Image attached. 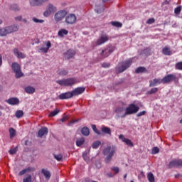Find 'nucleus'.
Wrapping results in <instances>:
<instances>
[{
  "label": "nucleus",
  "mask_w": 182,
  "mask_h": 182,
  "mask_svg": "<svg viewBox=\"0 0 182 182\" xmlns=\"http://www.w3.org/2000/svg\"><path fill=\"white\" fill-rule=\"evenodd\" d=\"M86 90L85 87H77L73 90V91H68L67 92H63L58 95V98L61 100H69L74 96H79L82 95Z\"/></svg>",
  "instance_id": "1"
},
{
  "label": "nucleus",
  "mask_w": 182,
  "mask_h": 182,
  "mask_svg": "<svg viewBox=\"0 0 182 182\" xmlns=\"http://www.w3.org/2000/svg\"><path fill=\"white\" fill-rule=\"evenodd\" d=\"M77 78L71 77L70 78H65L64 80H57L56 83L60 86L73 87V85L79 83Z\"/></svg>",
  "instance_id": "2"
},
{
  "label": "nucleus",
  "mask_w": 182,
  "mask_h": 182,
  "mask_svg": "<svg viewBox=\"0 0 182 182\" xmlns=\"http://www.w3.org/2000/svg\"><path fill=\"white\" fill-rule=\"evenodd\" d=\"M133 63V59L129 58L122 62H119L118 65L116 67L117 73H122L123 72L126 71L127 68L132 66Z\"/></svg>",
  "instance_id": "3"
},
{
  "label": "nucleus",
  "mask_w": 182,
  "mask_h": 182,
  "mask_svg": "<svg viewBox=\"0 0 182 182\" xmlns=\"http://www.w3.org/2000/svg\"><path fill=\"white\" fill-rule=\"evenodd\" d=\"M19 29V26L17 24H14L9 26H6L5 28H0V36L4 37L8 34H11L14 32L18 31Z\"/></svg>",
  "instance_id": "4"
},
{
  "label": "nucleus",
  "mask_w": 182,
  "mask_h": 182,
  "mask_svg": "<svg viewBox=\"0 0 182 182\" xmlns=\"http://www.w3.org/2000/svg\"><path fill=\"white\" fill-rule=\"evenodd\" d=\"M139 109L140 107H137L136 104H129V105L127 107L124 114H123L122 115H119V117L124 118L127 115L136 114Z\"/></svg>",
  "instance_id": "5"
},
{
  "label": "nucleus",
  "mask_w": 182,
  "mask_h": 182,
  "mask_svg": "<svg viewBox=\"0 0 182 182\" xmlns=\"http://www.w3.org/2000/svg\"><path fill=\"white\" fill-rule=\"evenodd\" d=\"M11 69L13 72L15 73V77L16 79L21 78L23 76V73L22 72L21 67L18 63H12Z\"/></svg>",
  "instance_id": "6"
},
{
  "label": "nucleus",
  "mask_w": 182,
  "mask_h": 182,
  "mask_svg": "<svg viewBox=\"0 0 182 182\" xmlns=\"http://www.w3.org/2000/svg\"><path fill=\"white\" fill-rule=\"evenodd\" d=\"M103 154L107 156L105 159V164H110V161H112V159L114 155V150L112 149V147L108 146L103 150Z\"/></svg>",
  "instance_id": "7"
},
{
  "label": "nucleus",
  "mask_w": 182,
  "mask_h": 182,
  "mask_svg": "<svg viewBox=\"0 0 182 182\" xmlns=\"http://www.w3.org/2000/svg\"><path fill=\"white\" fill-rule=\"evenodd\" d=\"M67 15H68L67 11L60 10L55 13L54 16V19L56 22H60L63 21Z\"/></svg>",
  "instance_id": "8"
},
{
  "label": "nucleus",
  "mask_w": 182,
  "mask_h": 182,
  "mask_svg": "<svg viewBox=\"0 0 182 182\" xmlns=\"http://www.w3.org/2000/svg\"><path fill=\"white\" fill-rule=\"evenodd\" d=\"M176 76L174 74H168L164 77V78L161 79V83L163 84H169L171 82L176 80Z\"/></svg>",
  "instance_id": "9"
},
{
  "label": "nucleus",
  "mask_w": 182,
  "mask_h": 182,
  "mask_svg": "<svg viewBox=\"0 0 182 182\" xmlns=\"http://www.w3.org/2000/svg\"><path fill=\"white\" fill-rule=\"evenodd\" d=\"M49 0H29V4L31 6H41L45 3L48 2Z\"/></svg>",
  "instance_id": "10"
},
{
  "label": "nucleus",
  "mask_w": 182,
  "mask_h": 182,
  "mask_svg": "<svg viewBox=\"0 0 182 182\" xmlns=\"http://www.w3.org/2000/svg\"><path fill=\"white\" fill-rule=\"evenodd\" d=\"M168 168H182V160H173L171 161L168 164Z\"/></svg>",
  "instance_id": "11"
},
{
  "label": "nucleus",
  "mask_w": 182,
  "mask_h": 182,
  "mask_svg": "<svg viewBox=\"0 0 182 182\" xmlns=\"http://www.w3.org/2000/svg\"><path fill=\"white\" fill-rule=\"evenodd\" d=\"M76 21H77V16L73 14H68L65 17V22L68 24H74L76 22Z\"/></svg>",
  "instance_id": "12"
},
{
  "label": "nucleus",
  "mask_w": 182,
  "mask_h": 182,
  "mask_svg": "<svg viewBox=\"0 0 182 182\" xmlns=\"http://www.w3.org/2000/svg\"><path fill=\"white\" fill-rule=\"evenodd\" d=\"M109 41V36L107 35L101 36L96 41L97 46H102Z\"/></svg>",
  "instance_id": "13"
},
{
  "label": "nucleus",
  "mask_w": 182,
  "mask_h": 182,
  "mask_svg": "<svg viewBox=\"0 0 182 182\" xmlns=\"http://www.w3.org/2000/svg\"><path fill=\"white\" fill-rule=\"evenodd\" d=\"M76 54V51L73 49H69L66 52L64 53V57L66 60H70L73 58Z\"/></svg>",
  "instance_id": "14"
},
{
  "label": "nucleus",
  "mask_w": 182,
  "mask_h": 182,
  "mask_svg": "<svg viewBox=\"0 0 182 182\" xmlns=\"http://www.w3.org/2000/svg\"><path fill=\"white\" fill-rule=\"evenodd\" d=\"M112 53H113V49L107 48L101 51L100 55L102 57V58H106L109 57Z\"/></svg>",
  "instance_id": "15"
},
{
  "label": "nucleus",
  "mask_w": 182,
  "mask_h": 182,
  "mask_svg": "<svg viewBox=\"0 0 182 182\" xmlns=\"http://www.w3.org/2000/svg\"><path fill=\"white\" fill-rule=\"evenodd\" d=\"M119 139L122 140V142L125 143L126 145H127L128 146L133 147V142H132L130 139L124 138V136H123V134L119 135Z\"/></svg>",
  "instance_id": "16"
},
{
  "label": "nucleus",
  "mask_w": 182,
  "mask_h": 182,
  "mask_svg": "<svg viewBox=\"0 0 182 182\" xmlns=\"http://www.w3.org/2000/svg\"><path fill=\"white\" fill-rule=\"evenodd\" d=\"M6 102L10 105L14 106L20 103V100H18V98L12 97L9 98V100H6Z\"/></svg>",
  "instance_id": "17"
},
{
  "label": "nucleus",
  "mask_w": 182,
  "mask_h": 182,
  "mask_svg": "<svg viewBox=\"0 0 182 182\" xmlns=\"http://www.w3.org/2000/svg\"><path fill=\"white\" fill-rule=\"evenodd\" d=\"M13 52H14V55L17 58H20V59L26 58V55L23 53L19 51L18 48H14Z\"/></svg>",
  "instance_id": "18"
},
{
  "label": "nucleus",
  "mask_w": 182,
  "mask_h": 182,
  "mask_svg": "<svg viewBox=\"0 0 182 182\" xmlns=\"http://www.w3.org/2000/svg\"><path fill=\"white\" fill-rule=\"evenodd\" d=\"M48 129L46 127L41 128L38 132V136L42 138L43 136L48 135Z\"/></svg>",
  "instance_id": "19"
},
{
  "label": "nucleus",
  "mask_w": 182,
  "mask_h": 182,
  "mask_svg": "<svg viewBox=\"0 0 182 182\" xmlns=\"http://www.w3.org/2000/svg\"><path fill=\"white\" fill-rule=\"evenodd\" d=\"M161 82V80L160 78H154V80H151L149 81V87H152L156 86L157 85H160Z\"/></svg>",
  "instance_id": "20"
},
{
  "label": "nucleus",
  "mask_w": 182,
  "mask_h": 182,
  "mask_svg": "<svg viewBox=\"0 0 182 182\" xmlns=\"http://www.w3.org/2000/svg\"><path fill=\"white\" fill-rule=\"evenodd\" d=\"M148 73L147 69L144 66H139V67L136 68L135 70V73H136V74H140V73Z\"/></svg>",
  "instance_id": "21"
},
{
  "label": "nucleus",
  "mask_w": 182,
  "mask_h": 182,
  "mask_svg": "<svg viewBox=\"0 0 182 182\" xmlns=\"http://www.w3.org/2000/svg\"><path fill=\"white\" fill-rule=\"evenodd\" d=\"M68 33H69L68 30H67L65 28H62L60 31H58V36L60 38H63V37H64V36L68 35Z\"/></svg>",
  "instance_id": "22"
},
{
  "label": "nucleus",
  "mask_w": 182,
  "mask_h": 182,
  "mask_svg": "<svg viewBox=\"0 0 182 182\" xmlns=\"http://www.w3.org/2000/svg\"><path fill=\"white\" fill-rule=\"evenodd\" d=\"M139 54L141 55H144L146 56H149L151 55V48L149 47L141 50L139 52Z\"/></svg>",
  "instance_id": "23"
},
{
  "label": "nucleus",
  "mask_w": 182,
  "mask_h": 182,
  "mask_svg": "<svg viewBox=\"0 0 182 182\" xmlns=\"http://www.w3.org/2000/svg\"><path fill=\"white\" fill-rule=\"evenodd\" d=\"M41 173L45 176L46 179H50L51 177L50 172L46 169H41Z\"/></svg>",
  "instance_id": "24"
},
{
  "label": "nucleus",
  "mask_w": 182,
  "mask_h": 182,
  "mask_svg": "<svg viewBox=\"0 0 182 182\" xmlns=\"http://www.w3.org/2000/svg\"><path fill=\"white\" fill-rule=\"evenodd\" d=\"M162 53L164 55H172V52L170 50V48L167 46H165L163 49H162Z\"/></svg>",
  "instance_id": "25"
},
{
  "label": "nucleus",
  "mask_w": 182,
  "mask_h": 182,
  "mask_svg": "<svg viewBox=\"0 0 182 182\" xmlns=\"http://www.w3.org/2000/svg\"><path fill=\"white\" fill-rule=\"evenodd\" d=\"M24 90L26 93H28L29 95H32V94L35 93L36 88H34V87L28 86V87H26Z\"/></svg>",
  "instance_id": "26"
},
{
  "label": "nucleus",
  "mask_w": 182,
  "mask_h": 182,
  "mask_svg": "<svg viewBox=\"0 0 182 182\" xmlns=\"http://www.w3.org/2000/svg\"><path fill=\"white\" fill-rule=\"evenodd\" d=\"M69 73L68 69L62 68L58 70V74L60 76H65Z\"/></svg>",
  "instance_id": "27"
},
{
  "label": "nucleus",
  "mask_w": 182,
  "mask_h": 182,
  "mask_svg": "<svg viewBox=\"0 0 182 182\" xmlns=\"http://www.w3.org/2000/svg\"><path fill=\"white\" fill-rule=\"evenodd\" d=\"M110 24L116 28H122L123 26V23H122V22L117 21H111Z\"/></svg>",
  "instance_id": "28"
},
{
  "label": "nucleus",
  "mask_w": 182,
  "mask_h": 182,
  "mask_svg": "<svg viewBox=\"0 0 182 182\" xmlns=\"http://www.w3.org/2000/svg\"><path fill=\"white\" fill-rule=\"evenodd\" d=\"M81 133L82 135L85 136H87L90 135V129L87 128V127H83L82 129H81Z\"/></svg>",
  "instance_id": "29"
},
{
  "label": "nucleus",
  "mask_w": 182,
  "mask_h": 182,
  "mask_svg": "<svg viewBox=\"0 0 182 182\" xmlns=\"http://www.w3.org/2000/svg\"><path fill=\"white\" fill-rule=\"evenodd\" d=\"M48 11H49L51 14L53 12H55L57 11L56 6H55L52 4H49L48 7H47Z\"/></svg>",
  "instance_id": "30"
},
{
  "label": "nucleus",
  "mask_w": 182,
  "mask_h": 182,
  "mask_svg": "<svg viewBox=\"0 0 182 182\" xmlns=\"http://www.w3.org/2000/svg\"><path fill=\"white\" fill-rule=\"evenodd\" d=\"M85 142V138H80V139H77L76 141V145L77 146L80 147L82 145H83Z\"/></svg>",
  "instance_id": "31"
},
{
  "label": "nucleus",
  "mask_w": 182,
  "mask_h": 182,
  "mask_svg": "<svg viewBox=\"0 0 182 182\" xmlns=\"http://www.w3.org/2000/svg\"><path fill=\"white\" fill-rule=\"evenodd\" d=\"M24 112L21 109H18L17 112H15V116L17 119H20L23 117Z\"/></svg>",
  "instance_id": "32"
},
{
  "label": "nucleus",
  "mask_w": 182,
  "mask_h": 182,
  "mask_svg": "<svg viewBox=\"0 0 182 182\" xmlns=\"http://www.w3.org/2000/svg\"><path fill=\"white\" fill-rule=\"evenodd\" d=\"M123 112H124V107H117V108H115V113L118 115L122 114Z\"/></svg>",
  "instance_id": "33"
},
{
  "label": "nucleus",
  "mask_w": 182,
  "mask_h": 182,
  "mask_svg": "<svg viewBox=\"0 0 182 182\" xmlns=\"http://www.w3.org/2000/svg\"><path fill=\"white\" fill-rule=\"evenodd\" d=\"M10 9L14 11H20L19 6H18V4H16L11 5Z\"/></svg>",
  "instance_id": "34"
},
{
  "label": "nucleus",
  "mask_w": 182,
  "mask_h": 182,
  "mask_svg": "<svg viewBox=\"0 0 182 182\" xmlns=\"http://www.w3.org/2000/svg\"><path fill=\"white\" fill-rule=\"evenodd\" d=\"M95 11L97 14H102L103 11H105V8L103 7V6H101L100 7L99 6H97L95 8Z\"/></svg>",
  "instance_id": "35"
},
{
  "label": "nucleus",
  "mask_w": 182,
  "mask_h": 182,
  "mask_svg": "<svg viewBox=\"0 0 182 182\" xmlns=\"http://www.w3.org/2000/svg\"><path fill=\"white\" fill-rule=\"evenodd\" d=\"M59 113H60V109H54V111H52L50 112V114H49V117H53L56 116Z\"/></svg>",
  "instance_id": "36"
},
{
  "label": "nucleus",
  "mask_w": 182,
  "mask_h": 182,
  "mask_svg": "<svg viewBox=\"0 0 182 182\" xmlns=\"http://www.w3.org/2000/svg\"><path fill=\"white\" fill-rule=\"evenodd\" d=\"M102 132L107 134H112V131L108 127H103L101 129Z\"/></svg>",
  "instance_id": "37"
},
{
  "label": "nucleus",
  "mask_w": 182,
  "mask_h": 182,
  "mask_svg": "<svg viewBox=\"0 0 182 182\" xmlns=\"http://www.w3.org/2000/svg\"><path fill=\"white\" fill-rule=\"evenodd\" d=\"M102 144L101 141H97L95 142H94L92 145V147L95 149H97L99 148V146Z\"/></svg>",
  "instance_id": "38"
},
{
  "label": "nucleus",
  "mask_w": 182,
  "mask_h": 182,
  "mask_svg": "<svg viewBox=\"0 0 182 182\" xmlns=\"http://www.w3.org/2000/svg\"><path fill=\"white\" fill-rule=\"evenodd\" d=\"M9 132L11 139H12L16 136V130L14 128H10Z\"/></svg>",
  "instance_id": "39"
},
{
  "label": "nucleus",
  "mask_w": 182,
  "mask_h": 182,
  "mask_svg": "<svg viewBox=\"0 0 182 182\" xmlns=\"http://www.w3.org/2000/svg\"><path fill=\"white\" fill-rule=\"evenodd\" d=\"M159 89L157 87L151 88L149 91L146 92V95H153L158 92Z\"/></svg>",
  "instance_id": "40"
},
{
  "label": "nucleus",
  "mask_w": 182,
  "mask_h": 182,
  "mask_svg": "<svg viewBox=\"0 0 182 182\" xmlns=\"http://www.w3.org/2000/svg\"><path fill=\"white\" fill-rule=\"evenodd\" d=\"M111 170L114 172V173L118 174L119 172H120V169L119 168V167H116V166H113L111 168Z\"/></svg>",
  "instance_id": "41"
},
{
  "label": "nucleus",
  "mask_w": 182,
  "mask_h": 182,
  "mask_svg": "<svg viewBox=\"0 0 182 182\" xmlns=\"http://www.w3.org/2000/svg\"><path fill=\"white\" fill-rule=\"evenodd\" d=\"M147 178L149 182H154V177L151 173L148 174Z\"/></svg>",
  "instance_id": "42"
},
{
  "label": "nucleus",
  "mask_w": 182,
  "mask_h": 182,
  "mask_svg": "<svg viewBox=\"0 0 182 182\" xmlns=\"http://www.w3.org/2000/svg\"><path fill=\"white\" fill-rule=\"evenodd\" d=\"M23 182H32V176L28 175L27 177L23 179Z\"/></svg>",
  "instance_id": "43"
},
{
  "label": "nucleus",
  "mask_w": 182,
  "mask_h": 182,
  "mask_svg": "<svg viewBox=\"0 0 182 182\" xmlns=\"http://www.w3.org/2000/svg\"><path fill=\"white\" fill-rule=\"evenodd\" d=\"M33 21L34 23H44V20H43V19H38V18H36V17H33Z\"/></svg>",
  "instance_id": "44"
},
{
  "label": "nucleus",
  "mask_w": 182,
  "mask_h": 182,
  "mask_svg": "<svg viewBox=\"0 0 182 182\" xmlns=\"http://www.w3.org/2000/svg\"><path fill=\"white\" fill-rule=\"evenodd\" d=\"M181 6H177V7L175 8V9H174V13H175L176 15H179L180 13H181Z\"/></svg>",
  "instance_id": "45"
},
{
  "label": "nucleus",
  "mask_w": 182,
  "mask_h": 182,
  "mask_svg": "<svg viewBox=\"0 0 182 182\" xmlns=\"http://www.w3.org/2000/svg\"><path fill=\"white\" fill-rule=\"evenodd\" d=\"M176 69L178 70H182V61L178 62L176 64Z\"/></svg>",
  "instance_id": "46"
},
{
  "label": "nucleus",
  "mask_w": 182,
  "mask_h": 182,
  "mask_svg": "<svg viewBox=\"0 0 182 182\" xmlns=\"http://www.w3.org/2000/svg\"><path fill=\"white\" fill-rule=\"evenodd\" d=\"M54 158L58 161H60L63 159V156L62 154H58V155H54Z\"/></svg>",
  "instance_id": "47"
},
{
  "label": "nucleus",
  "mask_w": 182,
  "mask_h": 182,
  "mask_svg": "<svg viewBox=\"0 0 182 182\" xmlns=\"http://www.w3.org/2000/svg\"><path fill=\"white\" fill-rule=\"evenodd\" d=\"M26 173H31V172H34L36 171V168L34 167H28L25 168Z\"/></svg>",
  "instance_id": "48"
},
{
  "label": "nucleus",
  "mask_w": 182,
  "mask_h": 182,
  "mask_svg": "<svg viewBox=\"0 0 182 182\" xmlns=\"http://www.w3.org/2000/svg\"><path fill=\"white\" fill-rule=\"evenodd\" d=\"M50 14H51V13L50 12V11L48 9H46V10L43 12V16L45 17H48Z\"/></svg>",
  "instance_id": "49"
},
{
  "label": "nucleus",
  "mask_w": 182,
  "mask_h": 182,
  "mask_svg": "<svg viewBox=\"0 0 182 182\" xmlns=\"http://www.w3.org/2000/svg\"><path fill=\"white\" fill-rule=\"evenodd\" d=\"M110 66V63H106V62H104L102 63V67L104 68H107Z\"/></svg>",
  "instance_id": "50"
},
{
  "label": "nucleus",
  "mask_w": 182,
  "mask_h": 182,
  "mask_svg": "<svg viewBox=\"0 0 182 182\" xmlns=\"http://www.w3.org/2000/svg\"><path fill=\"white\" fill-rule=\"evenodd\" d=\"M154 22H155L154 18H149V19L147 20L146 23L149 24V25H150V24L154 23Z\"/></svg>",
  "instance_id": "51"
},
{
  "label": "nucleus",
  "mask_w": 182,
  "mask_h": 182,
  "mask_svg": "<svg viewBox=\"0 0 182 182\" xmlns=\"http://www.w3.org/2000/svg\"><path fill=\"white\" fill-rule=\"evenodd\" d=\"M159 152V148H157V147L153 148V149H152V154H158Z\"/></svg>",
  "instance_id": "52"
},
{
  "label": "nucleus",
  "mask_w": 182,
  "mask_h": 182,
  "mask_svg": "<svg viewBox=\"0 0 182 182\" xmlns=\"http://www.w3.org/2000/svg\"><path fill=\"white\" fill-rule=\"evenodd\" d=\"M16 152H17V149H10V150L9 151V154H11V155L16 154Z\"/></svg>",
  "instance_id": "53"
},
{
  "label": "nucleus",
  "mask_w": 182,
  "mask_h": 182,
  "mask_svg": "<svg viewBox=\"0 0 182 182\" xmlns=\"http://www.w3.org/2000/svg\"><path fill=\"white\" fill-rule=\"evenodd\" d=\"M27 173L26 172V168H24L23 170L21 171L19 173H18V176H23L24 174Z\"/></svg>",
  "instance_id": "54"
},
{
  "label": "nucleus",
  "mask_w": 182,
  "mask_h": 182,
  "mask_svg": "<svg viewBox=\"0 0 182 182\" xmlns=\"http://www.w3.org/2000/svg\"><path fill=\"white\" fill-rule=\"evenodd\" d=\"M146 114V111H141V112H138V114H136V116L138 117H140L143 115Z\"/></svg>",
  "instance_id": "55"
},
{
  "label": "nucleus",
  "mask_w": 182,
  "mask_h": 182,
  "mask_svg": "<svg viewBox=\"0 0 182 182\" xmlns=\"http://www.w3.org/2000/svg\"><path fill=\"white\" fill-rule=\"evenodd\" d=\"M48 48H40V51H41V52H43V53H47L48 52Z\"/></svg>",
  "instance_id": "56"
},
{
  "label": "nucleus",
  "mask_w": 182,
  "mask_h": 182,
  "mask_svg": "<svg viewBox=\"0 0 182 182\" xmlns=\"http://www.w3.org/2000/svg\"><path fill=\"white\" fill-rule=\"evenodd\" d=\"M52 46L51 42L50 41H47L46 48L49 50Z\"/></svg>",
  "instance_id": "57"
},
{
  "label": "nucleus",
  "mask_w": 182,
  "mask_h": 182,
  "mask_svg": "<svg viewBox=\"0 0 182 182\" xmlns=\"http://www.w3.org/2000/svg\"><path fill=\"white\" fill-rule=\"evenodd\" d=\"M22 18H23L22 16H18L15 17V21H22Z\"/></svg>",
  "instance_id": "58"
},
{
  "label": "nucleus",
  "mask_w": 182,
  "mask_h": 182,
  "mask_svg": "<svg viewBox=\"0 0 182 182\" xmlns=\"http://www.w3.org/2000/svg\"><path fill=\"white\" fill-rule=\"evenodd\" d=\"M68 119V117H63V118H61V119H60V121L62 122H66Z\"/></svg>",
  "instance_id": "59"
},
{
  "label": "nucleus",
  "mask_w": 182,
  "mask_h": 182,
  "mask_svg": "<svg viewBox=\"0 0 182 182\" xmlns=\"http://www.w3.org/2000/svg\"><path fill=\"white\" fill-rule=\"evenodd\" d=\"M82 157L84 159L85 161H87V154L85 153L82 154Z\"/></svg>",
  "instance_id": "60"
},
{
  "label": "nucleus",
  "mask_w": 182,
  "mask_h": 182,
  "mask_svg": "<svg viewBox=\"0 0 182 182\" xmlns=\"http://www.w3.org/2000/svg\"><path fill=\"white\" fill-rule=\"evenodd\" d=\"M96 134H97L98 135H101V132L97 129H95V130L94 131Z\"/></svg>",
  "instance_id": "61"
},
{
  "label": "nucleus",
  "mask_w": 182,
  "mask_h": 182,
  "mask_svg": "<svg viewBox=\"0 0 182 182\" xmlns=\"http://www.w3.org/2000/svg\"><path fill=\"white\" fill-rule=\"evenodd\" d=\"M107 176H108L109 178H113V177H114V175H113L112 173H107Z\"/></svg>",
  "instance_id": "62"
},
{
  "label": "nucleus",
  "mask_w": 182,
  "mask_h": 182,
  "mask_svg": "<svg viewBox=\"0 0 182 182\" xmlns=\"http://www.w3.org/2000/svg\"><path fill=\"white\" fill-rule=\"evenodd\" d=\"M169 1L168 0H166L163 2V5H168Z\"/></svg>",
  "instance_id": "63"
},
{
  "label": "nucleus",
  "mask_w": 182,
  "mask_h": 182,
  "mask_svg": "<svg viewBox=\"0 0 182 182\" xmlns=\"http://www.w3.org/2000/svg\"><path fill=\"white\" fill-rule=\"evenodd\" d=\"M96 166L100 168L102 166V164L100 162L96 164Z\"/></svg>",
  "instance_id": "64"
}]
</instances>
